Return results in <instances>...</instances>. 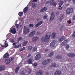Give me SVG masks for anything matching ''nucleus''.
<instances>
[{
	"instance_id": "0e129e2a",
	"label": "nucleus",
	"mask_w": 75,
	"mask_h": 75,
	"mask_svg": "<svg viewBox=\"0 0 75 75\" xmlns=\"http://www.w3.org/2000/svg\"><path fill=\"white\" fill-rule=\"evenodd\" d=\"M68 1L69 2L70 1H71V0H68Z\"/></svg>"
},
{
	"instance_id": "4c0bfd02",
	"label": "nucleus",
	"mask_w": 75,
	"mask_h": 75,
	"mask_svg": "<svg viewBox=\"0 0 75 75\" xmlns=\"http://www.w3.org/2000/svg\"><path fill=\"white\" fill-rule=\"evenodd\" d=\"M25 50V47H23L21 49L20 51H23V50Z\"/></svg>"
},
{
	"instance_id": "f03ea898",
	"label": "nucleus",
	"mask_w": 75,
	"mask_h": 75,
	"mask_svg": "<svg viewBox=\"0 0 75 75\" xmlns=\"http://www.w3.org/2000/svg\"><path fill=\"white\" fill-rule=\"evenodd\" d=\"M23 32L25 34H27L28 33H29L30 32V29L28 28H27L26 26H24L23 27Z\"/></svg>"
},
{
	"instance_id": "79ce46f5",
	"label": "nucleus",
	"mask_w": 75,
	"mask_h": 75,
	"mask_svg": "<svg viewBox=\"0 0 75 75\" xmlns=\"http://www.w3.org/2000/svg\"><path fill=\"white\" fill-rule=\"evenodd\" d=\"M37 63H35L33 64V66H35V67H37Z\"/></svg>"
},
{
	"instance_id": "e433bc0d",
	"label": "nucleus",
	"mask_w": 75,
	"mask_h": 75,
	"mask_svg": "<svg viewBox=\"0 0 75 75\" xmlns=\"http://www.w3.org/2000/svg\"><path fill=\"white\" fill-rule=\"evenodd\" d=\"M37 50V48L35 47L33 49V51H36Z\"/></svg>"
},
{
	"instance_id": "412c9836",
	"label": "nucleus",
	"mask_w": 75,
	"mask_h": 75,
	"mask_svg": "<svg viewBox=\"0 0 75 75\" xmlns=\"http://www.w3.org/2000/svg\"><path fill=\"white\" fill-rule=\"evenodd\" d=\"M38 38L36 37H34L33 38V41L34 42H35V41H37V40H38Z\"/></svg>"
},
{
	"instance_id": "8fccbe9b",
	"label": "nucleus",
	"mask_w": 75,
	"mask_h": 75,
	"mask_svg": "<svg viewBox=\"0 0 75 75\" xmlns=\"http://www.w3.org/2000/svg\"><path fill=\"white\" fill-rule=\"evenodd\" d=\"M68 22L69 24H71V20H70L68 21Z\"/></svg>"
},
{
	"instance_id": "2f4dec72",
	"label": "nucleus",
	"mask_w": 75,
	"mask_h": 75,
	"mask_svg": "<svg viewBox=\"0 0 75 75\" xmlns=\"http://www.w3.org/2000/svg\"><path fill=\"white\" fill-rule=\"evenodd\" d=\"M22 39H23V38H22L21 37H19L17 43L19 42V41H20V40H22Z\"/></svg>"
},
{
	"instance_id": "58836bf2",
	"label": "nucleus",
	"mask_w": 75,
	"mask_h": 75,
	"mask_svg": "<svg viewBox=\"0 0 75 75\" xmlns=\"http://www.w3.org/2000/svg\"><path fill=\"white\" fill-rule=\"evenodd\" d=\"M20 46L19 45H16L15 46H14V48H18V47Z\"/></svg>"
},
{
	"instance_id": "f3484780",
	"label": "nucleus",
	"mask_w": 75,
	"mask_h": 75,
	"mask_svg": "<svg viewBox=\"0 0 75 75\" xmlns=\"http://www.w3.org/2000/svg\"><path fill=\"white\" fill-rule=\"evenodd\" d=\"M6 64L8 65L10 64V59H7L5 60Z\"/></svg>"
},
{
	"instance_id": "c03bdc74",
	"label": "nucleus",
	"mask_w": 75,
	"mask_h": 75,
	"mask_svg": "<svg viewBox=\"0 0 75 75\" xmlns=\"http://www.w3.org/2000/svg\"><path fill=\"white\" fill-rule=\"evenodd\" d=\"M15 26H16V28H18V27H19V25L16 24Z\"/></svg>"
},
{
	"instance_id": "c9c22d12",
	"label": "nucleus",
	"mask_w": 75,
	"mask_h": 75,
	"mask_svg": "<svg viewBox=\"0 0 75 75\" xmlns=\"http://www.w3.org/2000/svg\"><path fill=\"white\" fill-rule=\"evenodd\" d=\"M19 15V16H21L23 15V12H20L18 13Z\"/></svg>"
},
{
	"instance_id": "0eeeda50",
	"label": "nucleus",
	"mask_w": 75,
	"mask_h": 75,
	"mask_svg": "<svg viewBox=\"0 0 75 75\" xmlns=\"http://www.w3.org/2000/svg\"><path fill=\"white\" fill-rule=\"evenodd\" d=\"M35 34V31L33 30L29 34V37H31L34 36Z\"/></svg>"
},
{
	"instance_id": "5fc2aeb1",
	"label": "nucleus",
	"mask_w": 75,
	"mask_h": 75,
	"mask_svg": "<svg viewBox=\"0 0 75 75\" xmlns=\"http://www.w3.org/2000/svg\"><path fill=\"white\" fill-rule=\"evenodd\" d=\"M11 41L12 42H14V40L13 39L11 40Z\"/></svg>"
},
{
	"instance_id": "e2e57ef3",
	"label": "nucleus",
	"mask_w": 75,
	"mask_h": 75,
	"mask_svg": "<svg viewBox=\"0 0 75 75\" xmlns=\"http://www.w3.org/2000/svg\"><path fill=\"white\" fill-rule=\"evenodd\" d=\"M49 75V74L48 73H46V75Z\"/></svg>"
},
{
	"instance_id": "13d9d810",
	"label": "nucleus",
	"mask_w": 75,
	"mask_h": 75,
	"mask_svg": "<svg viewBox=\"0 0 75 75\" xmlns=\"http://www.w3.org/2000/svg\"><path fill=\"white\" fill-rule=\"evenodd\" d=\"M31 71H29V72H28V73L29 74H31Z\"/></svg>"
},
{
	"instance_id": "aec40b11",
	"label": "nucleus",
	"mask_w": 75,
	"mask_h": 75,
	"mask_svg": "<svg viewBox=\"0 0 75 75\" xmlns=\"http://www.w3.org/2000/svg\"><path fill=\"white\" fill-rule=\"evenodd\" d=\"M56 37V33H52V38H55Z\"/></svg>"
},
{
	"instance_id": "20e7f679",
	"label": "nucleus",
	"mask_w": 75,
	"mask_h": 75,
	"mask_svg": "<svg viewBox=\"0 0 75 75\" xmlns=\"http://www.w3.org/2000/svg\"><path fill=\"white\" fill-rule=\"evenodd\" d=\"M73 8H69L67 9L66 11V12L67 14H70L71 13H72L73 12Z\"/></svg>"
},
{
	"instance_id": "4be33fe9",
	"label": "nucleus",
	"mask_w": 75,
	"mask_h": 75,
	"mask_svg": "<svg viewBox=\"0 0 75 75\" xmlns=\"http://www.w3.org/2000/svg\"><path fill=\"white\" fill-rule=\"evenodd\" d=\"M57 66V64L55 63H52L51 65V67L52 68L53 67H55Z\"/></svg>"
},
{
	"instance_id": "338daca9",
	"label": "nucleus",
	"mask_w": 75,
	"mask_h": 75,
	"mask_svg": "<svg viewBox=\"0 0 75 75\" xmlns=\"http://www.w3.org/2000/svg\"><path fill=\"white\" fill-rule=\"evenodd\" d=\"M6 75H10L9 74H7Z\"/></svg>"
},
{
	"instance_id": "dca6fc26",
	"label": "nucleus",
	"mask_w": 75,
	"mask_h": 75,
	"mask_svg": "<svg viewBox=\"0 0 75 75\" xmlns=\"http://www.w3.org/2000/svg\"><path fill=\"white\" fill-rule=\"evenodd\" d=\"M67 42H68V40H64V42H62V45H63V46H65V44H67Z\"/></svg>"
},
{
	"instance_id": "680f3d73",
	"label": "nucleus",
	"mask_w": 75,
	"mask_h": 75,
	"mask_svg": "<svg viewBox=\"0 0 75 75\" xmlns=\"http://www.w3.org/2000/svg\"><path fill=\"white\" fill-rule=\"evenodd\" d=\"M48 51V49H46V50H45L46 52H47V51Z\"/></svg>"
},
{
	"instance_id": "bb28decb",
	"label": "nucleus",
	"mask_w": 75,
	"mask_h": 75,
	"mask_svg": "<svg viewBox=\"0 0 75 75\" xmlns=\"http://www.w3.org/2000/svg\"><path fill=\"white\" fill-rule=\"evenodd\" d=\"M62 58V56H60L59 55H57L56 57V59H61Z\"/></svg>"
},
{
	"instance_id": "052dcab7",
	"label": "nucleus",
	"mask_w": 75,
	"mask_h": 75,
	"mask_svg": "<svg viewBox=\"0 0 75 75\" xmlns=\"http://www.w3.org/2000/svg\"><path fill=\"white\" fill-rule=\"evenodd\" d=\"M62 28H63V27H61L60 28V30H61L62 31Z\"/></svg>"
},
{
	"instance_id": "2eb2a0df",
	"label": "nucleus",
	"mask_w": 75,
	"mask_h": 75,
	"mask_svg": "<svg viewBox=\"0 0 75 75\" xmlns=\"http://www.w3.org/2000/svg\"><path fill=\"white\" fill-rule=\"evenodd\" d=\"M43 74L42 71L41 70H40L39 71L37 72L36 75H42Z\"/></svg>"
},
{
	"instance_id": "9d476101",
	"label": "nucleus",
	"mask_w": 75,
	"mask_h": 75,
	"mask_svg": "<svg viewBox=\"0 0 75 75\" xmlns=\"http://www.w3.org/2000/svg\"><path fill=\"white\" fill-rule=\"evenodd\" d=\"M4 58H9V54L7 52L3 56Z\"/></svg>"
},
{
	"instance_id": "ddd939ff",
	"label": "nucleus",
	"mask_w": 75,
	"mask_h": 75,
	"mask_svg": "<svg viewBox=\"0 0 75 75\" xmlns=\"http://www.w3.org/2000/svg\"><path fill=\"white\" fill-rule=\"evenodd\" d=\"M42 23H43V22L42 21H40L35 25L36 27H39L40 25H41V24H42Z\"/></svg>"
},
{
	"instance_id": "864d4df0",
	"label": "nucleus",
	"mask_w": 75,
	"mask_h": 75,
	"mask_svg": "<svg viewBox=\"0 0 75 75\" xmlns=\"http://www.w3.org/2000/svg\"><path fill=\"white\" fill-rule=\"evenodd\" d=\"M73 4H75V0H72Z\"/></svg>"
},
{
	"instance_id": "09e8293b",
	"label": "nucleus",
	"mask_w": 75,
	"mask_h": 75,
	"mask_svg": "<svg viewBox=\"0 0 75 75\" xmlns=\"http://www.w3.org/2000/svg\"><path fill=\"white\" fill-rule=\"evenodd\" d=\"M6 37L8 38H9V37H10V33H9L8 34H7Z\"/></svg>"
},
{
	"instance_id": "f704fd0d",
	"label": "nucleus",
	"mask_w": 75,
	"mask_h": 75,
	"mask_svg": "<svg viewBox=\"0 0 75 75\" xmlns=\"http://www.w3.org/2000/svg\"><path fill=\"white\" fill-rule=\"evenodd\" d=\"M47 18L48 16H47V15H45L43 16V19H47Z\"/></svg>"
},
{
	"instance_id": "3c124183",
	"label": "nucleus",
	"mask_w": 75,
	"mask_h": 75,
	"mask_svg": "<svg viewBox=\"0 0 75 75\" xmlns=\"http://www.w3.org/2000/svg\"><path fill=\"white\" fill-rule=\"evenodd\" d=\"M31 56V54H29L28 56V58H30Z\"/></svg>"
},
{
	"instance_id": "4d7b16f0",
	"label": "nucleus",
	"mask_w": 75,
	"mask_h": 75,
	"mask_svg": "<svg viewBox=\"0 0 75 75\" xmlns=\"http://www.w3.org/2000/svg\"><path fill=\"white\" fill-rule=\"evenodd\" d=\"M73 20H75V15L74 16Z\"/></svg>"
},
{
	"instance_id": "37998d69",
	"label": "nucleus",
	"mask_w": 75,
	"mask_h": 75,
	"mask_svg": "<svg viewBox=\"0 0 75 75\" xmlns=\"http://www.w3.org/2000/svg\"><path fill=\"white\" fill-rule=\"evenodd\" d=\"M63 19V16H61L59 18L60 21H62V20Z\"/></svg>"
},
{
	"instance_id": "cd10ccee",
	"label": "nucleus",
	"mask_w": 75,
	"mask_h": 75,
	"mask_svg": "<svg viewBox=\"0 0 75 75\" xmlns=\"http://www.w3.org/2000/svg\"><path fill=\"white\" fill-rule=\"evenodd\" d=\"M18 69H19V67L18 66L15 69L16 73H18Z\"/></svg>"
},
{
	"instance_id": "7ed1b4c3",
	"label": "nucleus",
	"mask_w": 75,
	"mask_h": 75,
	"mask_svg": "<svg viewBox=\"0 0 75 75\" xmlns=\"http://www.w3.org/2000/svg\"><path fill=\"white\" fill-rule=\"evenodd\" d=\"M51 61V59L45 60L42 62V64L43 65H47V64L50 63V62Z\"/></svg>"
},
{
	"instance_id": "a211bd4d",
	"label": "nucleus",
	"mask_w": 75,
	"mask_h": 75,
	"mask_svg": "<svg viewBox=\"0 0 75 75\" xmlns=\"http://www.w3.org/2000/svg\"><path fill=\"white\" fill-rule=\"evenodd\" d=\"M28 7H26L23 10V12L24 13H27V11H28Z\"/></svg>"
},
{
	"instance_id": "6e6552de",
	"label": "nucleus",
	"mask_w": 75,
	"mask_h": 75,
	"mask_svg": "<svg viewBox=\"0 0 75 75\" xmlns=\"http://www.w3.org/2000/svg\"><path fill=\"white\" fill-rule=\"evenodd\" d=\"M50 47H54L55 45V41L53 40L50 44Z\"/></svg>"
},
{
	"instance_id": "6e6d98bb",
	"label": "nucleus",
	"mask_w": 75,
	"mask_h": 75,
	"mask_svg": "<svg viewBox=\"0 0 75 75\" xmlns=\"http://www.w3.org/2000/svg\"><path fill=\"white\" fill-rule=\"evenodd\" d=\"M14 59V58H11V61H12Z\"/></svg>"
},
{
	"instance_id": "39448f33",
	"label": "nucleus",
	"mask_w": 75,
	"mask_h": 75,
	"mask_svg": "<svg viewBox=\"0 0 75 75\" xmlns=\"http://www.w3.org/2000/svg\"><path fill=\"white\" fill-rule=\"evenodd\" d=\"M11 31L14 34H16L17 33V31L16 30V28H13V26L12 27V28H11Z\"/></svg>"
},
{
	"instance_id": "bf43d9fd",
	"label": "nucleus",
	"mask_w": 75,
	"mask_h": 75,
	"mask_svg": "<svg viewBox=\"0 0 75 75\" xmlns=\"http://www.w3.org/2000/svg\"><path fill=\"white\" fill-rule=\"evenodd\" d=\"M33 2H36V1H37V0H33Z\"/></svg>"
},
{
	"instance_id": "a18cd8bd",
	"label": "nucleus",
	"mask_w": 75,
	"mask_h": 75,
	"mask_svg": "<svg viewBox=\"0 0 75 75\" xmlns=\"http://www.w3.org/2000/svg\"><path fill=\"white\" fill-rule=\"evenodd\" d=\"M50 1H48L46 3V4H50Z\"/></svg>"
},
{
	"instance_id": "f257e3e1",
	"label": "nucleus",
	"mask_w": 75,
	"mask_h": 75,
	"mask_svg": "<svg viewBox=\"0 0 75 75\" xmlns=\"http://www.w3.org/2000/svg\"><path fill=\"white\" fill-rule=\"evenodd\" d=\"M51 33L50 32H48L45 37H43L41 38L42 41L43 42L46 41L47 42H49V39L51 37Z\"/></svg>"
},
{
	"instance_id": "7c9ffc66",
	"label": "nucleus",
	"mask_w": 75,
	"mask_h": 75,
	"mask_svg": "<svg viewBox=\"0 0 75 75\" xmlns=\"http://www.w3.org/2000/svg\"><path fill=\"white\" fill-rule=\"evenodd\" d=\"M37 6V5H35V4H32V8H34L36 7V6Z\"/></svg>"
},
{
	"instance_id": "393cba45",
	"label": "nucleus",
	"mask_w": 75,
	"mask_h": 75,
	"mask_svg": "<svg viewBox=\"0 0 75 75\" xmlns=\"http://www.w3.org/2000/svg\"><path fill=\"white\" fill-rule=\"evenodd\" d=\"M47 8L46 7H45L44 8L41 9V11L42 12L45 11H46V10H47Z\"/></svg>"
},
{
	"instance_id": "603ef678",
	"label": "nucleus",
	"mask_w": 75,
	"mask_h": 75,
	"mask_svg": "<svg viewBox=\"0 0 75 75\" xmlns=\"http://www.w3.org/2000/svg\"><path fill=\"white\" fill-rule=\"evenodd\" d=\"M17 42H18L16 43H13V45H16L17 44V43H18Z\"/></svg>"
},
{
	"instance_id": "9b49d317",
	"label": "nucleus",
	"mask_w": 75,
	"mask_h": 75,
	"mask_svg": "<svg viewBox=\"0 0 75 75\" xmlns=\"http://www.w3.org/2000/svg\"><path fill=\"white\" fill-rule=\"evenodd\" d=\"M55 17V15H54V13L52 12L51 14V16L50 17V20L51 21H52L54 19Z\"/></svg>"
},
{
	"instance_id": "49530a36",
	"label": "nucleus",
	"mask_w": 75,
	"mask_h": 75,
	"mask_svg": "<svg viewBox=\"0 0 75 75\" xmlns=\"http://www.w3.org/2000/svg\"><path fill=\"white\" fill-rule=\"evenodd\" d=\"M28 48L29 50H31L33 48V47L32 46H30L28 47Z\"/></svg>"
},
{
	"instance_id": "b1692460",
	"label": "nucleus",
	"mask_w": 75,
	"mask_h": 75,
	"mask_svg": "<svg viewBox=\"0 0 75 75\" xmlns=\"http://www.w3.org/2000/svg\"><path fill=\"white\" fill-rule=\"evenodd\" d=\"M53 55H54V53L52 52L49 54L48 56L49 57H51L53 56Z\"/></svg>"
},
{
	"instance_id": "c756f323",
	"label": "nucleus",
	"mask_w": 75,
	"mask_h": 75,
	"mask_svg": "<svg viewBox=\"0 0 75 75\" xmlns=\"http://www.w3.org/2000/svg\"><path fill=\"white\" fill-rule=\"evenodd\" d=\"M54 0H51L50 1V5H53L54 4Z\"/></svg>"
},
{
	"instance_id": "f8f14e48",
	"label": "nucleus",
	"mask_w": 75,
	"mask_h": 75,
	"mask_svg": "<svg viewBox=\"0 0 75 75\" xmlns=\"http://www.w3.org/2000/svg\"><path fill=\"white\" fill-rule=\"evenodd\" d=\"M61 74V71L59 70H58L55 72L54 74V75H60Z\"/></svg>"
},
{
	"instance_id": "a878e982",
	"label": "nucleus",
	"mask_w": 75,
	"mask_h": 75,
	"mask_svg": "<svg viewBox=\"0 0 75 75\" xmlns=\"http://www.w3.org/2000/svg\"><path fill=\"white\" fill-rule=\"evenodd\" d=\"M64 39H65V37H64V36H62L60 38L59 41H63Z\"/></svg>"
},
{
	"instance_id": "4468645a",
	"label": "nucleus",
	"mask_w": 75,
	"mask_h": 75,
	"mask_svg": "<svg viewBox=\"0 0 75 75\" xmlns=\"http://www.w3.org/2000/svg\"><path fill=\"white\" fill-rule=\"evenodd\" d=\"M41 58V56L39 54H38L35 57V59L36 60H38L40 58Z\"/></svg>"
},
{
	"instance_id": "1a4fd4ad",
	"label": "nucleus",
	"mask_w": 75,
	"mask_h": 75,
	"mask_svg": "<svg viewBox=\"0 0 75 75\" xmlns=\"http://www.w3.org/2000/svg\"><path fill=\"white\" fill-rule=\"evenodd\" d=\"M8 45L7 44V41H6L5 42L4 44V45H2L1 46V47H8Z\"/></svg>"
},
{
	"instance_id": "72a5a7b5",
	"label": "nucleus",
	"mask_w": 75,
	"mask_h": 75,
	"mask_svg": "<svg viewBox=\"0 0 75 75\" xmlns=\"http://www.w3.org/2000/svg\"><path fill=\"white\" fill-rule=\"evenodd\" d=\"M64 4V1H61V2L59 3V4L60 6H62V4Z\"/></svg>"
},
{
	"instance_id": "ea45409f",
	"label": "nucleus",
	"mask_w": 75,
	"mask_h": 75,
	"mask_svg": "<svg viewBox=\"0 0 75 75\" xmlns=\"http://www.w3.org/2000/svg\"><path fill=\"white\" fill-rule=\"evenodd\" d=\"M21 75H25V73L24 71H22L21 73Z\"/></svg>"
},
{
	"instance_id": "5701e85b",
	"label": "nucleus",
	"mask_w": 75,
	"mask_h": 75,
	"mask_svg": "<svg viewBox=\"0 0 75 75\" xmlns=\"http://www.w3.org/2000/svg\"><path fill=\"white\" fill-rule=\"evenodd\" d=\"M32 61H33L32 59H30L27 61V62L28 64H32Z\"/></svg>"
},
{
	"instance_id": "de8ad7c7",
	"label": "nucleus",
	"mask_w": 75,
	"mask_h": 75,
	"mask_svg": "<svg viewBox=\"0 0 75 75\" xmlns=\"http://www.w3.org/2000/svg\"><path fill=\"white\" fill-rule=\"evenodd\" d=\"M53 5H54V7H55V6H56L57 5V3L56 2H54L53 4Z\"/></svg>"
},
{
	"instance_id": "423d86ee",
	"label": "nucleus",
	"mask_w": 75,
	"mask_h": 75,
	"mask_svg": "<svg viewBox=\"0 0 75 75\" xmlns=\"http://www.w3.org/2000/svg\"><path fill=\"white\" fill-rule=\"evenodd\" d=\"M67 55L68 57H71V58H74L75 56V54L74 53L71 52L68 53L67 54Z\"/></svg>"
},
{
	"instance_id": "473e14b6",
	"label": "nucleus",
	"mask_w": 75,
	"mask_h": 75,
	"mask_svg": "<svg viewBox=\"0 0 75 75\" xmlns=\"http://www.w3.org/2000/svg\"><path fill=\"white\" fill-rule=\"evenodd\" d=\"M69 48V46L68 44H67L66 45V49H68Z\"/></svg>"
},
{
	"instance_id": "c85d7f7f",
	"label": "nucleus",
	"mask_w": 75,
	"mask_h": 75,
	"mask_svg": "<svg viewBox=\"0 0 75 75\" xmlns=\"http://www.w3.org/2000/svg\"><path fill=\"white\" fill-rule=\"evenodd\" d=\"M28 43V41H26L23 43V46H25L26 45H27V44Z\"/></svg>"
},
{
	"instance_id": "6ab92c4d",
	"label": "nucleus",
	"mask_w": 75,
	"mask_h": 75,
	"mask_svg": "<svg viewBox=\"0 0 75 75\" xmlns=\"http://www.w3.org/2000/svg\"><path fill=\"white\" fill-rule=\"evenodd\" d=\"M4 69H5V67L2 66L0 67V71H3V70H4Z\"/></svg>"
},
{
	"instance_id": "774afa93",
	"label": "nucleus",
	"mask_w": 75,
	"mask_h": 75,
	"mask_svg": "<svg viewBox=\"0 0 75 75\" xmlns=\"http://www.w3.org/2000/svg\"><path fill=\"white\" fill-rule=\"evenodd\" d=\"M61 9H62V7H61Z\"/></svg>"
},
{
	"instance_id": "69168bd1",
	"label": "nucleus",
	"mask_w": 75,
	"mask_h": 75,
	"mask_svg": "<svg viewBox=\"0 0 75 75\" xmlns=\"http://www.w3.org/2000/svg\"><path fill=\"white\" fill-rule=\"evenodd\" d=\"M61 0H58V1H61Z\"/></svg>"
},
{
	"instance_id": "a19ab883",
	"label": "nucleus",
	"mask_w": 75,
	"mask_h": 75,
	"mask_svg": "<svg viewBox=\"0 0 75 75\" xmlns=\"http://www.w3.org/2000/svg\"><path fill=\"white\" fill-rule=\"evenodd\" d=\"M34 26V25L33 24H30L29 25V27H33Z\"/></svg>"
}]
</instances>
